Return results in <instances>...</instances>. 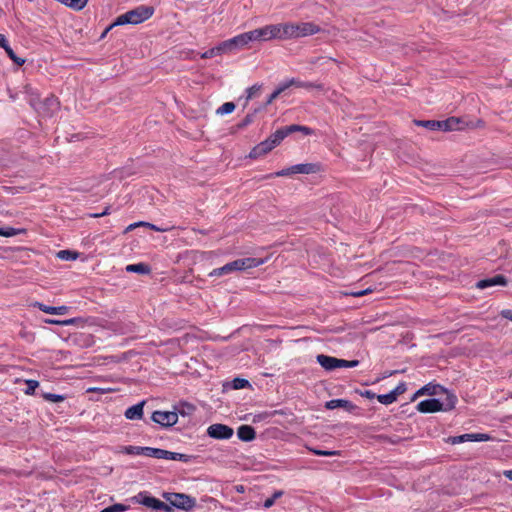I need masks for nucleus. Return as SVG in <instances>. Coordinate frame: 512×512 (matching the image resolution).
Instances as JSON below:
<instances>
[{
	"mask_svg": "<svg viewBox=\"0 0 512 512\" xmlns=\"http://www.w3.org/2000/svg\"><path fill=\"white\" fill-rule=\"evenodd\" d=\"M154 13V8L150 6H138L135 9L127 11L118 16L113 25L140 24L149 19Z\"/></svg>",
	"mask_w": 512,
	"mask_h": 512,
	"instance_id": "1",
	"label": "nucleus"
},
{
	"mask_svg": "<svg viewBox=\"0 0 512 512\" xmlns=\"http://www.w3.org/2000/svg\"><path fill=\"white\" fill-rule=\"evenodd\" d=\"M29 103L42 117H51L59 109V102L54 96H49L40 101L37 94L31 93Z\"/></svg>",
	"mask_w": 512,
	"mask_h": 512,
	"instance_id": "2",
	"label": "nucleus"
},
{
	"mask_svg": "<svg viewBox=\"0 0 512 512\" xmlns=\"http://www.w3.org/2000/svg\"><path fill=\"white\" fill-rule=\"evenodd\" d=\"M457 398L454 395L447 396V403H442L439 399H426L417 404V410L421 413H433L438 411H447L454 408Z\"/></svg>",
	"mask_w": 512,
	"mask_h": 512,
	"instance_id": "3",
	"label": "nucleus"
},
{
	"mask_svg": "<svg viewBox=\"0 0 512 512\" xmlns=\"http://www.w3.org/2000/svg\"><path fill=\"white\" fill-rule=\"evenodd\" d=\"M163 498L168 502V505L173 508L190 511L196 505L195 498L184 493H163Z\"/></svg>",
	"mask_w": 512,
	"mask_h": 512,
	"instance_id": "4",
	"label": "nucleus"
},
{
	"mask_svg": "<svg viewBox=\"0 0 512 512\" xmlns=\"http://www.w3.org/2000/svg\"><path fill=\"white\" fill-rule=\"evenodd\" d=\"M316 360L320 364V366L326 371H332L337 368H353L358 366L359 364L358 360L349 361L344 359H338L324 354L317 355Z\"/></svg>",
	"mask_w": 512,
	"mask_h": 512,
	"instance_id": "5",
	"label": "nucleus"
},
{
	"mask_svg": "<svg viewBox=\"0 0 512 512\" xmlns=\"http://www.w3.org/2000/svg\"><path fill=\"white\" fill-rule=\"evenodd\" d=\"M281 135L278 134L276 131L274 134H272L270 137H268L266 140L260 142L258 145H256L249 153V157L256 159L259 157H262L269 153L272 149H274L277 145L281 143Z\"/></svg>",
	"mask_w": 512,
	"mask_h": 512,
	"instance_id": "6",
	"label": "nucleus"
},
{
	"mask_svg": "<svg viewBox=\"0 0 512 512\" xmlns=\"http://www.w3.org/2000/svg\"><path fill=\"white\" fill-rule=\"evenodd\" d=\"M251 41L249 32L239 34L231 39L222 42L225 53H230L246 47Z\"/></svg>",
	"mask_w": 512,
	"mask_h": 512,
	"instance_id": "7",
	"label": "nucleus"
},
{
	"mask_svg": "<svg viewBox=\"0 0 512 512\" xmlns=\"http://www.w3.org/2000/svg\"><path fill=\"white\" fill-rule=\"evenodd\" d=\"M134 500L146 507L152 508L154 510H163L165 512H172V507L167 503L160 501L159 499L148 496L144 492H140L137 496L134 497Z\"/></svg>",
	"mask_w": 512,
	"mask_h": 512,
	"instance_id": "8",
	"label": "nucleus"
},
{
	"mask_svg": "<svg viewBox=\"0 0 512 512\" xmlns=\"http://www.w3.org/2000/svg\"><path fill=\"white\" fill-rule=\"evenodd\" d=\"M279 31L275 25H266L264 27L249 31L251 41H268L271 39H277V32Z\"/></svg>",
	"mask_w": 512,
	"mask_h": 512,
	"instance_id": "9",
	"label": "nucleus"
},
{
	"mask_svg": "<svg viewBox=\"0 0 512 512\" xmlns=\"http://www.w3.org/2000/svg\"><path fill=\"white\" fill-rule=\"evenodd\" d=\"M234 434V430L228 425L216 423L207 428V435L217 440L230 439Z\"/></svg>",
	"mask_w": 512,
	"mask_h": 512,
	"instance_id": "10",
	"label": "nucleus"
},
{
	"mask_svg": "<svg viewBox=\"0 0 512 512\" xmlns=\"http://www.w3.org/2000/svg\"><path fill=\"white\" fill-rule=\"evenodd\" d=\"M264 262L265 261L260 258L248 257V258L234 260L232 262H229L228 265L230 267V272L232 273L234 271H242V270L258 267V266L264 264Z\"/></svg>",
	"mask_w": 512,
	"mask_h": 512,
	"instance_id": "11",
	"label": "nucleus"
},
{
	"mask_svg": "<svg viewBox=\"0 0 512 512\" xmlns=\"http://www.w3.org/2000/svg\"><path fill=\"white\" fill-rule=\"evenodd\" d=\"M151 418L162 427H170L177 423L178 414L174 411H155Z\"/></svg>",
	"mask_w": 512,
	"mask_h": 512,
	"instance_id": "12",
	"label": "nucleus"
},
{
	"mask_svg": "<svg viewBox=\"0 0 512 512\" xmlns=\"http://www.w3.org/2000/svg\"><path fill=\"white\" fill-rule=\"evenodd\" d=\"M490 436L484 433H467L459 436H453L448 439L451 444H460L466 441L483 442L490 440Z\"/></svg>",
	"mask_w": 512,
	"mask_h": 512,
	"instance_id": "13",
	"label": "nucleus"
},
{
	"mask_svg": "<svg viewBox=\"0 0 512 512\" xmlns=\"http://www.w3.org/2000/svg\"><path fill=\"white\" fill-rule=\"evenodd\" d=\"M319 31V28L313 23H293L294 38L313 35Z\"/></svg>",
	"mask_w": 512,
	"mask_h": 512,
	"instance_id": "14",
	"label": "nucleus"
},
{
	"mask_svg": "<svg viewBox=\"0 0 512 512\" xmlns=\"http://www.w3.org/2000/svg\"><path fill=\"white\" fill-rule=\"evenodd\" d=\"M508 283L507 278L503 275H495L491 278L479 280L476 283L478 289H486L492 286L501 285L506 286Z\"/></svg>",
	"mask_w": 512,
	"mask_h": 512,
	"instance_id": "15",
	"label": "nucleus"
},
{
	"mask_svg": "<svg viewBox=\"0 0 512 512\" xmlns=\"http://www.w3.org/2000/svg\"><path fill=\"white\" fill-rule=\"evenodd\" d=\"M34 306L38 307L42 312L47 313V314H52V315H64L69 310V307H67L65 305L53 307V306H47L40 302H35Z\"/></svg>",
	"mask_w": 512,
	"mask_h": 512,
	"instance_id": "16",
	"label": "nucleus"
},
{
	"mask_svg": "<svg viewBox=\"0 0 512 512\" xmlns=\"http://www.w3.org/2000/svg\"><path fill=\"white\" fill-rule=\"evenodd\" d=\"M462 122L460 118L450 117L446 120L439 121V130L453 131L462 129V126H460Z\"/></svg>",
	"mask_w": 512,
	"mask_h": 512,
	"instance_id": "17",
	"label": "nucleus"
},
{
	"mask_svg": "<svg viewBox=\"0 0 512 512\" xmlns=\"http://www.w3.org/2000/svg\"><path fill=\"white\" fill-rule=\"evenodd\" d=\"M237 436L240 440L248 442L255 439L256 432L250 425H241L237 430Z\"/></svg>",
	"mask_w": 512,
	"mask_h": 512,
	"instance_id": "18",
	"label": "nucleus"
},
{
	"mask_svg": "<svg viewBox=\"0 0 512 512\" xmlns=\"http://www.w3.org/2000/svg\"><path fill=\"white\" fill-rule=\"evenodd\" d=\"M145 401H142L136 405H133L129 407L125 411V417L129 420H138L143 417V407H144Z\"/></svg>",
	"mask_w": 512,
	"mask_h": 512,
	"instance_id": "19",
	"label": "nucleus"
},
{
	"mask_svg": "<svg viewBox=\"0 0 512 512\" xmlns=\"http://www.w3.org/2000/svg\"><path fill=\"white\" fill-rule=\"evenodd\" d=\"M275 27L279 29L277 32V39H291L293 36V23H282L275 24Z\"/></svg>",
	"mask_w": 512,
	"mask_h": 512,
	"instance_id": "20",
	"label": "nucleus"
},
{
	"mask_svg": "<svg viewBox=\"0 0 512 512\" xmlns=\"http://www.w3.org/2000/svg\"><path fill=\"white\" fill-rule=\"evenodd\" d=\"M293 170L296 174H313L319 170V166L314 163L296 164Z\"/></svg>",
	"mask_w": 512,
	"mask_h": 512,
	"instance_id": "21",
	"label": "nucleus"
},
{
	"mask_svg": "<svg viewBox=\"0 0 512 512\" xmlns=\"http://www.w3.org/2000/svg\"><path fill=\"white\" fill-rule=\"evenodd\" d=\"M126 271L146 275L151 272V268L145 263H137L127 265Z\"/></svg>",
	"mask_w": 512,
	"mask_h": 512,
	"instance_id": "22",
	"label": "nucleus"
},
{
	"mask_svg": "<svg viewBox=\"0 0 512 512\" xmlns=\"http://www.w3.org/2000/svg\"><path fill=\"white\" fill-rule=\"evenodd\" d=\"M294 80L295 84H293V87L297 88H305V89H317V90H324V86L321 83H312V82H305L301 81L298 78H292Z\"/></svg>",
	"mask_w": 512,
	"mask_h": 512,
	"instance_id": "23",
	"label": "nucleus"
},
{
	"mask_svg": "<svg viewBox=\"0 0 512 512\" xmlns=\"http://www.w3.org/2000/svg\"><path fill=\"white\" fill-rule=\"evenodd\" d=\"M339 407L351 408L352 405H351V402H349L348 400H344V399H333L326 403L327 409L332 410V409L339 408Z\"/></svg>",
	"mask_w": 512,
	"mask_h": 512,
	"instance_id": "24",
	"label": "nucleus"
},
{
	"mask_svg": "<svg viewBox=\"0 0 512 512\" xmlns=\"http://www.w3.org/2000/svg\"><path fill=\"white\" fill-rule=\"evenodd\" d=\"M143 452V455L147 457H152L156 459H162L163 449L160 448H152V447H144L141 449Z\"/></svg>",
	"mask_w": 512,
	"mask_h": 512,
	"instance_id": "25",
	"label": "nucleus"
},
{
	"mask_svg": "<svg viewBox=\"0 0 512 512\" xmlns=\"http://www.w3.org/2000/svg\"><path fill=\"white\" fill-rule=\"evenodd\" d=\"M224 53H225V51H224V49L222 48V43H220L218 46H216V47H214V48H211V49H209V50L205 51V52L201 55V57H202L203 59H207V58H212V57H214V56H216V55H220V54H224Z\"/></svg>",
	"mask_w": 512,
	"mask_h": 512,
	"instance_id": "26",
	"label": "nucleus"
},
{
	"mask_svg": "<svg viewBox=\"0 0 512 512\" xmlns=\"http://www.w3.org/2000/svg\"><path fill=\"white\" fill-rule=\"evenodd\" d=\"M4 50L6 51L9 58L18 66H22L25 63V59L18 57L13 49L7 44L4 46Z\"/></svg>",
	"mask_w": 512,
	"mask_h": 512,
	"instance_id": "27",
	"label": "nucleus"
},
{
	"mask_svg": "<svg viewBox=\"0 0 512 512\" xmlns=\"http://www.w3.org/2000/svg\"><path fill=\"white\" fill-rule=\"evenodd\" d=\"M299 130H300V125L293 124V125L278 129L277 132L279 135H281V139L283 140L289 134H291L293 132H298Z\"/></svg>",
	"mask_w": 512,
	"mask_h": 512,
	"instance_id": "28",
	"label": "nucleus"
},
{
	"mask_svg": "<svg viewBox=\"0 0 512 512\" xmlns=\"http://www.w3.org/2000/svg\"><path fill=\"white\" fill-rule=\"evenodd\" d=\"M57 257L61 260H66V261L76 260L78 258V253L70 251V250H60L57 253Z\"/></svg>",
	"mask_w": 512,
	"mask_h": 512,
	"instance_id": "29",
	"label": "nucleus"
},
{
	"mask_svg": "<svg viewBox=\"0 0 512 512\" xmlns=\"http://www.w3.org/2000/svg\"><path fill=\"white\" fill-rule=\"evenodd\" d=\"M377 400L384 405H389L395 402L397 399L394 396V393L389 392L387 394H381L377 396Z\"/></svg>",
	"mask_w": 512,
	"mask_h": 512,
	"instance_id": "30",
	"label": "nucleus"
},
{
	"mask_svg": "<svg viewBox=\"0 0 512 512\" xmlns=\"http://www.w3.org/2000/svg\"><path fill=\"white\" fill-rule=\"evenodd\" d=\"M87 2L88 0H68L66 6L79 11L86 6Z\"/></svg>",
	"mask_w": 512,
	"mask_h": 512,
	"instance_id": "31",
	"label": "nucleus"
},
{
	"mask_svg": "<svg viewBox=\"0 0 512 512\" xmlns=\"http://www.w3.org/2000/svg\"><path fill=\"white\" fill-rule=\"evenodd\" d=\"M415 123L419 126H423L432 131L439 130V121L426 120V121H415Z\"/></svg>",
	"mask_w": 512,
	"mask_h": 512,
	"instance_id": "32",
	"label": "nucleus"
},
{
	"mask_svg": "<svg viewBox=\"0 0 512 512\" xmlns=\"http://www.w3.org/2000/svg\"><path fill=\"white\" fill-rule=\"evenodd\" d=\"M231 273L230 272V267L227 264H225L224 266L220 267V268H216L214 270H212L210 273H209V276L210 277H219V276H222V275H226V274H229Z\"/></svg>",
	"mask_w": 512,
	"mask_h": 512,
	"instance_id": "33",
	"label": "nucleus"
},
{
	"mask_svg": "<svg viewBox=\"0 0 512 512\" xmlns=\"http://www.w3.org/2000/svg\"><path fill=\"white\" fill-rule=\"evenodd\" d=\"M235 110V104L233 102H226L217 109V113L220 115L232 113Z\"/></svg>",
	"mask_w": 512,
	"mask_h": 512,
	"instance_id": "34",
	"label": "nucleus"
},
{
	"mask_svg": "<svg viewBox=\"0 0 512 512\" xmlns=\"http://www.w3.org/2000/svg\"><path fill=\"white\" fill-rule=\"evenodd\" d=\"M25 383L27 385V388L25 389L24 393L26 395H33L35 393L36 388L39 386V382L37 380L28 379L25 380Z\"/></svg>",
	"mask_w": 512,
	"mask_h": 512,
	"instance_id": "35",
	"label": "nucleus"
},
{
	"mask_svg": "<svg viewBox=\"0 0 512 512\" xmlns=\"http://www.w3.org/2000/svg\"><path fill=\"white\" fill-rule=\"evenodd\" d=\"M283 495V491L282 490H277L273 493V495L270 497V498H267L265 501H264V504L263 506L265 508H270L274 505L275 501L280 498L281 496Z\"/></svg>",
	"mask_w": 512,
	"mask_h": 512,
	"instance_id": "36",
	"label": "nucleus"
},
{
	"mask_svg": "<svg viewBox=\"0 0 512 512\" xmlns=\"http://www.w3.org/2000/svg\"><path fill=\"white\" fill-rule=\"evenodd\" d=\"M43 398L49 402L58 403L63 402L66 397L64 395L53 394V393H44Z\"/></svg>",
	"mask_w": 512,
	"mask_h": 512,
	"instance_id": "37",
	"label": "nucleus"
},
{
	"mask_svg": "<svg viewBox=\"0 0 512 512\" xmlns=\"http://www.w3.org/2000/svg\"><path fill=\"white\" fill-rule=\"evenodd\" d=\"M259 111V109L254 110L253 113L247 114L244 119L238 124V128L242 129L246 126L250 125L254 121L255 114Z\"/></svg>",
	"mask_w": 512,
	"mask_h": 512,
	"instance_id": "38",
	"label": "nucleus"
},
{
	"mask_svg": "<svg viewBox=\"0 0 512 512\" xmlns=\"http://www.w3.org/2000/svg\"><path fill=\"white\" fill-rule=\"evenodd\" d=\"M292 174H296L295 171L293 170V166L285 168V169H282V170L277 171V172H275L273 174H270L269 176H267V178H270V177H284V176H290Z\"/></svg>",
	"mask_w": 512,
	"mask_h": 512,
	"instance_id": "39",
	"label": "nucleus"
},
{
	"mask_svg": "<svg viewBox=\"0 0 512 512\" xmlns=\"http://www.w3.org/2000/svg\"><path fill=\"white\" fill-rule=\"evenodd\" d=\"M125 510H127V506H125L124 504L117 503L103 509L101 512H122Z\"/></svg>",
	"mask_w": 512,
	"mask_h": 512,
	"instance_id": "40",
	"label": "nucleus"
},
{
	"mask_svg": "<svg viewBox=\"0 0 512 512\" xmlns=\"http://www.w3.org/2000/svg\"><path fill=\"white\" fill-rule=\"evenodd\" d=\"M250 385L249 381L242 378H235L233 380V388L234 389H243Z\"/></svg>",
	"mask_w": 512,
	"mask_h": 512,
	"instance_id": "41",
	"label": "nucleus"
},
{
	"mask_svg": "<svg viewBox=\"0 0 512 512\" xmlns=\"http://www.w3.org/2000/svg\"><path fill=\"white\" fill-rule=\"evenodd\" d=\"M261 90V85H253L250 88L247 89V98L246 103H248L249 100H251L259 91Z\"/></svg>",
	"mask_w": 512,
	"mask_h": 512,
	"instance_id": "42",
	"label": "nucleus"
},
{
	"mask_svg": "<svg viewBox=\"0 0 512 512\" xmlns=\"http://www.w3.org/2000/svg\"><path fill=\"white\" fill-rule=\"evenodd\" d=\"M144 447H139V446H126L123 448V451L126 453V454H130V455H143V452H141Z\"/></svg>",
	"mask_w": 512,
	"mask_h": 512,
	"instance_id": "43",
	"label": "nucleus"
},
{
	"mask_svg": "<svg viewBox=\"0 0 512 512\" xmlns=\"http://www.w3.org/2000/svg\"><path fill=\"white\" fill-rule=\"evenodd\" d=\"M293 84H295V82L291 78V79H289L287 81H284V82L280 83L279 86L275 90L279 91V94H282L288 88L293 87Z\"/></svg>",
	"mask_w": 512,
	"mask_h": 512,
	"instance_id": "44",
	"label": "nucleus"
},
{
	"mask_svg": "<svg viewBox=\"0 0 512 512\" xmlns=\"http://www.w3.org/2000/svg\"><path fill=\"white\" fill-rule=\"evenodd\" d=\"M437 387L438 386L426 385V386L422 387L420 390H418L417 395H423V394L433 395V394H436V388Z\"/></svg>",
	"mask_w": 512,
	"mask_h": 512,
	"instance_id": "45",
	"label": "nucleus"
},
{
	"mask_svg": "<svg viewBox=\"0 0 512 512\" xmlns=\"http://www.w3.org/2000/svg\"><path fill=\"white\" fill-rule=\"evenodd\" d=\"M311 451L318 456H335L339 455V451H327V450H318V449H311Z\"/></svg>",
	"mask_w": 512,
	"mask_h": 512,
	"instance_id": "46",
	"label": "nucleus"
},
{
	"mask_svg": "<svg viewBox=\"0 0 512 512\" xmlns=\"http://www.w3.org/2000/svg\"><path fill=\"white\" fill-rule=\"evenodd\" d=\"M18 234V231L15 228H0V235L4 237H12Z\"/></svg>",
	"mask_w": 512,
	"mask_h": 512,
	"instance_id": "47",
	"label": "nucleus"
},
{
	"mask_svg": "<svg viewBox=\"0 0 512 512\" xmlns=\"http://www.w3.org/2000/svg\"><path fill=\"white\" fill-rule=\"evenodd\" d=\"M406 391V384L399 383L391 392L394 393V396L397 398L399 395L403 394Z\"/></svg>",
	"mask_w": 512,
	"mask_h": 512,
	"instance_id": "48",
	"label": "nucleus"
},
{
	"mask_svg": "<svg viewBox=\"0 0 512 512\" xmlns=\"http://www.w3.org/2000/svg\"><path fill=\"white\" fill-rule=\"evenodd\" d=\"M328 61H334V59H332L330 57H326V56H320V57H316L313 60H311V63L312 64H325Z\"/></svg>",
	"mask_w": 512,
	"mask_h": 512,
	"instance_id": "49",
	"label": "nucleus"
},
{
	"mask_svg": "<svg viewBox=\"0 0 512 512\" xmlns=\"http://www.w3.org/2000/svg\"><path fill=\"white\" fill-rule=\"evenodd\" d=\"M177 452H171L163 449L162 459L176 460Z\"/></svg>",
	"mask_w": 512,
	"mask_h": 512,
	"instance_id": "50",
	"label": "nucleus"
},
{
	"mask_svg": "<svg viewBox=\"0 0 512 512\" xmlns=\"http://www.w3.org/2000/svg\"><path fill=\"white\" fill-rule=\"evenodd\" d=\"M192 456L182 453H177V457L175 461H181V462H189L191 460Z\"/></svg>",
	"mask_w": 512,
	"mask_h": 512,
	"instance_id": "51",
	"label": "nucleus"
},
{
	"mask_svg": "<svg viewBox=\"0 0 512 512\" xmlns=\"http://www.w3.org/2000/svg\"><path fill=\"white\" fill-rule=\"evenodd\" d=\"M379 438L383 441H386V442H389L391 444H397L399 441H400V438L399 437H395V438H391V437H388V436H379Z\"/></svg>",
	"mask_w": 512,
	"mask_h": 512,
	"instance_id": "52",
	"label": "nucleus"
},
{
	"mask_svg": "<svg viewBox=\"0 0 512 512\" xmlns=\"http://www.w3.org/2000/svg\"><path fill=\"white\" fill-rule=\"evenodd\" d=\"M279 91L274 90V92L268 97L264 106L270 105L276 98L279 97Z\"/></svg>",
	"mask_w": 512,
	"mask_h": 512,
	"instance_id": "53",
	"label": "nucleus"
},
{
	"mask_svg": "<svg viewBox=\"0 0 512 512\" xmlns=\"http://www.w3.org/2000/svg\"><path fill=\"white\" fill-rule=\"evenodd\" d=\"M370 291H371L370 289L360 290V291H356V292H351L350 295L353 297H361V296L366 295Z\"/></svg>",
	"mask_w": 512,
	"mask_h": 512,
	"instance_id": "54",
	"label": "nucleus"
},
{
	"mask_svg": "<svg viewBox=\"0 0 512 512\" xmlns=\"http://www.w3.org/2000/svg\"><path fill=\"white\" fill-rule=\"evenodd\" d=\"M183 408H186V409L185 410L183 409L182 411H180L181 414H189L190 412H192L195 409V407L190 404H184Z\"/></svg>",
	"mask_w": 512,
	"mask_h": 512,
	"instance_id": "55",
	"label": "nucleus"
},
{
	"mask_svg": "<svg viewBox=\"0 0 512 512\" xmlns=\"http://www.w3.org/2000/svg\"><path fill=\"white\" fill-rule=\"evenodd\" d=\"M144 226H145V227H148V228H150V229H153V230H155V231H160V232L167 231V229L159 228V227H157V226H155V225H153V224H150V223H148V222H144Z\"/></svg>",
	"mask_w": 512,
	"mask_h": 512,
	"instance_id": "56",
	"label": "nucleus"
},
{
	"mask_svg": "<svg viewBox=\"0 0 512 512\" xmlns=\"http://www.w3.org/2000/svg\"><path fill=\"white\" fill-rule=\"evenodd\" d=\"M299 132H302L304 133L305 135H311L313 133L312 129L307 127V126H302L300 125V130Z\"/></svg>",
	"mask_w": 512,
	"mask_h": 512,
	"instance_id": "57",
	"label": "nucleus"
},
{
	"mask_svg": "<svg viewBox=\"0 0 512 512\" xmlns=\"http://www.w3.org/2000/svg\"><path fill=\"white\" fill-rule=\"evenodd\" d=\"M501 314L504 318L512 321V310H503Z\"/></svg>",
	"mask_w": 512,
	"mask_h": 512,
	"instance_id": "58",
	"label": "nucleus"
},
{
	"mask_svg": "<svg viewBox=\"0 0 512 512\" xmlns=\"http://www.w3.org/2000/svg\"><path fill=\"white\" fill-rule=\"evenodd\" d=\"M138 226H144V222H137V223L130 224V225L126 228V232L131 231V230H133L135 227H138Z\"/></svg>",
	"mask_w": 512,
	"mask_h": 512,
	"instance_id": "59",
	"label": "nucleus"
},
{
	"mask_svg": "<svg viewBox=\"0 0 512 512\" xmlns=\"http://www.w3.org/2000/svg\"><path fill=\"white\" fill-rule=\"evenodd\" d=\"M7 44L8 43H7L5 35L0 34V47L4 48V46H6Z\"/></svg>",
	"mask_w": 512,
	"mask_h": 512,
	"instance_id": "60",
	"label": "nucleus"
},
{
	"mask_svg": "<svg viewBox=\"0 0 512 512\" xmlns=\"http://www.w3.org/2000/svg\"><path fill=\"white\" fill-rule=\"evenodd\" d=\"M75 319L61 320V325L68 326L75 323Z\"/></svg>",
	"mask_w": 512,
	"mask_h": 512,
	"instance_id": "61",
	"label": "nucleus"
},
{
	"mask_svg": "<svg viewBox=\"0 0 512 512\" xmlns=\"http://www.w3.org/2000/svg\"><path fill=\"white\" fill-rule=\"evenodd\" d=\"M503 474L506 478L512 481V470H505Z\"/></svg>",
	"mask_w": 512,
	"mask_h": 512,
	"instance_id": "62",
	"label": "nucleus"
},
{
	"mask_svg": "<svg viewBox=\"0 0 512 512\" xmlns=\"http://www.w3.org/2000/svg\"><path fill=\"white\" fill-rule=\"evenodd\" d=\"M46 322L49 324H54V325H61V320L49 319V320H46Z\"/></svg>",
	"mask_w": 512,
	"mask_h": 512,
	"instance_id": "63",
	"label": "nucleus"
},
{
	"mask_svg": "<svg viewBox=\"0 0 512 512\" xmlns=\"http://www.w3.org/2000/svg\"><path fill=\"white\" fill-rule=\"evenodd\" d=\"M87 392H102V393H104V392H105V390H104V389H100V388L93 387V388H88Z\"/></svg>",
	"mask_w": 512,
	"mask_h": 512,
	"instance_id": "64",
	"label": "nucleus"
}]
</instances>
